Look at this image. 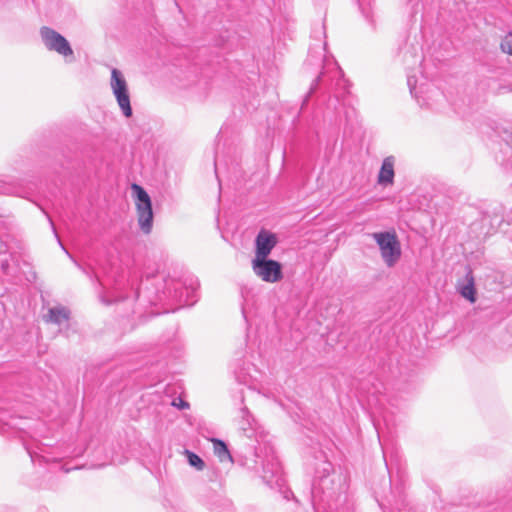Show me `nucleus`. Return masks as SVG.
<instances>
[{
  "mask_svg": "<svg viewBox=\"0 0 512 512\" xmlns=\"http://www.w3.org/2000/svg\"><path fill=\"white\" fill-rule=\"evenodd\" d=\"M133 189L136 192V208L139 227L143 233L149 234L153 226V210L150 196L139 185L134 184Z\"/></svg>",
  "mask_w": 512,
  "mask_h": 512,
  "instance_id": "obj_5",
  "label": "nucleus"
},
{
  "mask_svg": "<svg viewBox=\"0 0 512 512\" xmlns=\"http://www.w3.org/2000/svg\"><path fill=\"white\" fill-rule=\"evenodd\" d=\"M237 417L239 419L238 424H239L240 429H242L243 431H246V430L252 428L254 419L246 406L243 405L239 408Z\"/></svg>",
  "mask_w": 512,
  "mask_h": 512,
  "instance_id": "obj_13",
  "label": "nucleus"
},
{
  "mask_svg": "<svg viewBox=\"0 0 512 512\" xmlns=\"http://www.w3.org/2000/svg\"><path fill=\"white\" fill-rule=\"evenodd\" d=\"M40 37L47 50L56 52L67 59L68 62L74 59V52L70 43L56 30L44 26L40 29Z\"/></svg>",
  "mask_w": 512,
  "mask_h": 512,
  "instance_id": "obj_3",
  "label": "nucleus"
},
{
  "mask_svg": "<svg viewBox=\"0 0 512 512\" xmlns=\"http://www.w3.org/2000/svg\"><path fill=\"white\" fill-rule=\"evenodd\" d=\"M347 477L335 471L327 460H321L315 469L312 485V503L316 512H353V503L347 494Z\"/></svg>",
  "mask_w": 512,
  "mask_h": 512,
  "instance_id": "obj_1",
  "label": "nucleus"
},
{
  "mask_svg": "<svg viewBox=\"0 0 512 512\" xmlns=\"http://www.w3.org/2000/svg\"><path fill=\"white\" fill-rule=\"evenodd\" d=\"M277 244L274 234L267 231H260L255 239V256L253 259L268 258L271 251Z\"/></svg>",
  "mask_w": 512,
  "mask_h": 512,
  "instance_id": "obj_7",
  "label": "nucleus"
},
{
  "mask_svg": "<svg viewBox=\"0 0 512 512\" xmlns=\"http://www.w3.org/2000/svg\"><path fill=\"white\" fill-rule=\"evenodd\" d=\"M134 296H135V298L138 297V292L137 291L134 292Z\"/></svg>",
  "mask_w": 512,
  "mask_h": 512,
  "instance_id": "obj_26",
  "label": "nucleus"
},
{
  "mask_svg": "<svg viewBox=\"0 0 512 512\" xmlns=\"http://www.w3.org/2000/svg\"><path fill=\"white\" fill-rule=\"evenodd\" d=\"M501 49L504 53L512 55V33H508L501 41Z\"/></svg>",
  "mask_w": 512,
  "mask_h": 512,
  "instance_id": "obj_18",
  "label": "nucleus"
},
{
  "mask_svg": "<svg viewBox=\"0 0 512 512\" xmlns=\"http://www.w3.org/2000/svg\"><path fill=\"white\" fill-rule=\"evenodd\" d=\"M263 479L268 483H276L279 484V480L281 477V467L280 464L275 461L264 465L263 467Z\"/></svg>",
  "mask_w": 512,
  "mask_h": 512,
  "instance_id": "obj_10",
  "label": "nucleus"
},
{
  "mask_svg": "<svg viewBox=\"0 0 512 512\" xmlns=\"http://www.w3.org/2000/svg\"><path fill=\"white\" fill-rule=\"evenodd\" d=\"M371 236L379 246L384 263L393 267L401 257V247L395 232H376Z\"/></svg>",
  "mask_w": 512,
  "mask_h": 512,
  "instance_id": "obj_2",
  "label": "nucleus"
},
{
  "mask_svg": "<svg viewBox=\"0 0 512 512\" xmlns=\"http://www.w3.org/2000/svg\"><path fill=\"white\" fill-rule=\"evenodd\" d=\"M172 405L178 407L179 409H186L189 407V404L180 398L178 400H174Z\"/></svg>",
  "mask_w": 512,
  "mask_h": 512,
  "instance_id": "obj_22",
  "label": "nucleus"
},
{
  "mask_svg": "<svg viewBox=\"0 0 512 512\" xmlns=\"http://www.w3.org/2000/svg\"><path fill=\"white\" fill-rule=\"evenodd\" d=\"M407 83H408V86L410 88V92L413 93L414 90L416 89V87H415V84L412 82V77L411 76H408Z\"/></svg>",
  "mask_w": 512,
  "mask_h": 512,
  "instance_id": "obj_24",
  "label": "nucleus"
},
{
  "mask_svg": "<svg viewBox=\"0 0 512 512\" xmlns=\"http://www.w3.org/2000/svg\"><path fill=\"white\" fill-rule=\"evenodd\" d=\"M214 449L215 453L219 456L221 460H224L225 458H231L228 448L226 444L221 440H215L214 441Z\"/></svg>",
  "mask_w": 512,
  "mask_h": 512,
  "instance_id": "obj_17",
  "label": "nucleus"
},
{
  "mask_svg": "<svg viewBox=\"0 0 512 512\" xmlns=\"http://www.w3.org/2000/svg\"><path fill=\"white\" fill-rule=\"evenodd\" d=\"M358 3H359L360 9H361L363 15L368 18L369 17V13L366 10V5L367 6L370 5V0H358Z\"/></svg>",
  "mask_w": 512,
  "mask_h": 512,
  "instance_id": "obj_20",
  "label": "nucleus"
},
{
  "mask_svg": "<svg viewBox=\"0 0 512 512\" xmlns=\"http://www.w3.org/2000/svg\"><path fill=\"white\" fill-rule=\"evenodd\" d=\"M110 87L122 114L127 118L131 117L132 107L130 104L128 84L122 72L116 68H113L111 71Z\"/></svg>",
  "mask_w": 512,
  "mask_h": 512,
  "instance_id": "obj_4",
  "label": "nucleus"
},
{
  "mask_svg": "<svg viewBox=\"0 0 512 512\" xmlns=\"http://www.w3.org/2000/svg\"><path fill=\"white\" fill-rule=\"evenodd\" d=\"M252 269L256 276L268 283L278 282L283 277L281 264L272 259H253Z\"/></svg>",
  "mask_w": 512,
  "mask_h": 512,
  "instance_id": "obj_6",
  "label": "nucleus"
},
{
  "mask_svg": "<svg viewBox=\"0 0 512 512\" xmlns=\"http://www.w3.org/2000/svg\"><path fill=\"white\" fill-rule=\"evenodd\" d=\"M102 302L106 303V304H110L112 302H118V301H121V300H124V297L122 296H117L114 300H106L104 297H102Z\"/></svg>",
  "mask_w": 512,
  "mask_h": 512,
  "instance_id": "obj_23",
  "label": "nucleus"
},
{
  "mask_svg": "<svg viewBox=\"0 0 512 512\" xmlns=\"http://www.w3.org/2000/svg\"><path fill=\"white\" fill-rule=\"evenodd\" d=\"M394 166L395 157L388 156L383 159L380 171L378 173L377 182L382 186L392 185L394 182Z\"/></svg>",
  "mask_w": 512,
  "mask_h": 512,
  "instance_id": "obj_8",
  "label": "nucleus"
},
{
  "mask_svg": "<svg viewBox=\"0 0 512 512\" xmlns=\"http://www.w3.org/2000/svg\"><path fill=\"white\" fill-rule=\"evenodd\" d=\"M331 79L336 80V86H346V80L343 79V72L341 68L333 61L326 60L325 69H330Z\"/></svg>",
  "mask_w": 512,
  "mask_h": 512,
  "instance_id": "obj_14",
  "label": "nucleus"
},
{
  "mask_svg": "<svg viewBox=\"0 0 512 512\" xmlns=\"http://www.w3.org/2000/svg\"><path fill=\"white\" fill-rule=\"evenodd\" d=\"M236 380L241 384L251 386L249 378L242 373H236Z\"/></svg>",
  "mask_w": 512,
  "mask_h": 512,
  "instance_id": "obj_21",
  "label": "nucleus"
},
{
  "mask_svg": "<svg viewBox=\"0 0 512 512\" xmlns=\"http://www.w3.org/2000/svg\"><path fill=\"white\" fill-rule=\"evenodd\" d=\"M167 286L168 296L171 297L177 303H179L180 306L190 304L188 301V296L191 291H189L187 288H184L182 283L170 280L167 283Z\"/></svg>",
  "mask_w": 512,
  "mask_h": 512,
  "instance_id": "obj_9",
  "label": "nucleus"
},
{
  "mask_svg": "<svg viewBox=\"0 0 512 512\" xmlns=\"http://www.w3.org/2000/svg\"><path fill=\"white\" fill-rule=\"evenodd\" d=\"M240 402H241V404H243V402H244V397L242 394L240 395Z\"/></svg>",
  "mask_w": 512,
  "mask_h": 512,
  "instance_id": "obj_25",
  "label": "nucleus"
},
{
  "mask_svg": "<svg viewBox=\"0 0 512 512\" xmlns=\"http://www.w3.org/2000/svg\"><path fill=\"white\" fill-rule=\"evenodd\" d=\"M326 74H327V70L321 72V74L313 81V83L311 84L309 94L307 95L306 99L304 100V103L307 102L309 95H311L316 90L319 81L326 77Z\"/></svg>",
  "mask_w": 512,
  "mask_h": 512,
  "instance_id": "obj_19",
  "label": "nucleus"
},
{
  "mask_svg": "<svg viewBox=\"0 0 512 512\" xmlns=\"http://www.w3.org/2000/svg\"><path fill=\"white\" fill-rule=\"evenodd\" d=\"M185 454L187 456L188 463L192 467L196 468L199 471L203 470V468L205 466L204 461L197 454H195L189 450H186Z\"/></svg>",
  "mask_w": 512,
  "mask_h": 512,
  "instance_id": "obj_16",
  "label": "nucleus"
},
{
  "mask_svg": "<svg viewBox=\"0 0 512 512\" xmlns=\"http://www.w3.org/2000/svg\"><path fill=\"white\" fill-rule=\"evenodd\" d=\"M466 283L460 287V294L465 299L469 300L471 303L476 301V291H475V283L472 271L469 270L466 273Z\"/></svg>",
  "mask_w": 512,
  "mask_h": 512,
  "instance_id": "obj_11",
  "label": "nucleus"
},
{
  "mask_svg": "<svg viewBox=\"0 0 512 512\" xmlns=\"http://www.w3.org/2000/svg\"><path fill=\"white\" fill-rule=\"evenodd\" d=\"M69 319V311L65 307H54L49 309L47 321L61 325Z\"/></svg>",
  "mask_w": 512,
  "mask_h": 512,
  "instance_id": "obj_12",
  "label": "nucleus"
},
{
  "mask_svg": "<svg viewBox=\"0 0 512 512\" xmlns=\"http://www.w3.org/2000/svg\"><path fill=\"white\" fill-rule=\"evenodd\" d=\"M497 209H495L493 211V214L490 215L489 213H486L484 216H483V223H489V225L491 226V229H494V228H497L501 225V223L503 222V217H502V214H501V208H499L498 210L499 211H496Z\"/></svg>",
  "mask_w": 512,
  "mask_h": 512,
  "instance_id": "obj_15",
  "label": "nucleus"
}]
</instances>
